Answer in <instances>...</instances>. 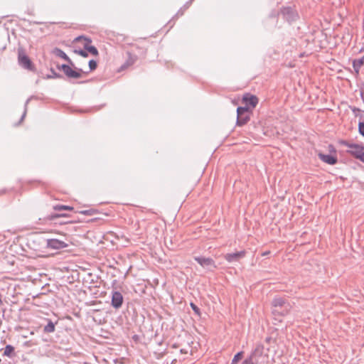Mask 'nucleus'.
<instances>
[{
    "mask_svg": "<svg viewBox=\"0 0 364 364\" xmlns=\"http://www.w3.org/2000/svg\"><path fill=\"white\" fill-rule=\"evenodd\" d=\"M272 308L274 316H285L290 313L292 305L284 297L276 296L272 301Z\"/></svg>",
    "mask_w": 364,
    "mask_h": 364,
    "instance_id": "1",
    "label": "nucleus"
},
{
    "mask_svg": "<svg viewBox=\"0 0 364 364\" xmlns=\"http://www.w3.org/2000/svg\"><path fill=\"white\" fill-rule=\"evenodd\" d=\"M90 70L88 71H83L81 68L75 67L73 70L71 66L63 64L58 66L59 70H62L64 74L69 78L78 79L82 77V74H88L90 71L95 70L97 67V63L95 60H90L88 63Z\"/></svg>",
    "mask_w": 364,
    "mask_h": 364,
    "instance_id": "2",
    "label": "nucleus"
},
{
    "mask_svg": "<svg viewBox=\"0 0 364 364\" xmlns=\"http://www.w3.org/2000/svg\"><path fill=\"white\" fill-rule=\"evenodd\" d=\"M339 144L346 146L348 149L346 152L353 156L355 159L363 161L364 160V146L361 144L350 143L346 140L339 141Z\"/></svg>",
    "mask_w": 364,
    "mask_h": 364,
    "instance_id": "3",
    "label": "nucleus"
},
{
    "mask_svg": "<svg viewBox=\"0 0 364 364\" xmlns=\"http://www.w3.org/2000/svg\"><path fill=\"white\" fill-rule=\"evenodd\" d=\"M252 114V110L247 107H238L237 108V120L236 125L242 127L245 125L250 120Z\"/></svg>",
    "mask_w": 364,
    "mask_h": 364,
    "instance_id": "4",
    "label": "nucleus"
},
{
    "mask_svg": "<svg viewBox=\"0 0 364 364\" xmlns=\"http://www.w3.org/2000/svg\"><path fill=\"white\" fill-rule=\"evenodd\" d=\"M18 65L28 70H35V65L26 55V50L23 47H18Z\"/></svg>",
    "mask_w": 364,
    "mask_h": 364,
    "instance_id": "5",
    "label": "nucleus"
},
{
    "mask_svg": "<svg viewBox=\"0 0 364 364\" xmlns=\"http://www.w3.org/2000/svg\"><path fill=\"white\" fill-rule=\"evenodd\" d=\"M69 215L66 213H54L48 215L44 220L46 221L55 222V223H58L60 225L72 223L73 221L70 220H60V218H68Z\"/></svg>",
    "mask_w": 364,
    "mask_h": 364,
    "instance_id": "6",
    "label": "nucleus"
},
{
    "mask_svg": "<svg viewBox=\"0 0 364 364\" xmlns=\"http://www.w3.org/2000/svg\"><path fill=\"white\" fill-rule=\"evenodd\" d=\"M81 40H83L85 41L83 48L85 50H87V52L90 53L92 55H93L95 56H97L99 55V52H98L97 48L95 46L91 45V43H92L91 38L83 36H80L75 39V41H80Z\"/></svg>",
    "mask_w": 364,
    "mask_h": 364,
    "instance_id": "7",
    "label": "nucleus"
},
{
    "mask_svg": "<svg viewBox=\"0 0 364 364\" xmlns=\"http://www.w3.org/2000/svg\"><path fill=\"white\" fill-rule=\"evenodd\" d=\"M280 14L288 22L294 21L297 18V14L294 9L291 6H284L281 9Z\"/></svg>",
    "mask_w": 364,
    "mask_h": 364,
    "instance_id": "8",
    "label": "nucleus"
},
{
    "mask_svg": "<svg viewBox=\"0 0 364 364\" xmlns=\"http://www.w3.org/2000/svg\"><path fill=\"white\" fill-rule=\"evenodd\" d=\"M123 303L124 297L122 293L119 291H112L111 293V306L115 309H119L122 307Z\"/></svg>",
    "mask_w": 364,
    "mask_h": 364,
    "instance_id": "9",
    "label": "nucleus"
},
{
    "mask_svg": "<svg viewBox=\"0 0 364 364\" xmlns=\"http://www.w3.org/2000/svg\"><path fill=\"white\" fill-rule=\"evenodd\" d=\"M242 102L245 104V107H250L252 110L257 105L259 99L256 95L247 92L242 96Z\"/></svg>",
    "mask_w": 364,
    "mask_h": 364,
    "instance_id": "10",
    "label": "nucleus"
},
{
    "mask_svg": "<svg viewBox=\"0 0 364 364\" xmlns=\"http://www.w3.org/2000/svg\"><path fill=\"white\" fill-rule=\"evenodd\" d=\"M194 260L196 261L200 266L206 268L216 269L217 265L215 261L210 257H205L202 256L194 257Z\"/></svg>",
    "mask_w": 364,
    "mask_h": 364,
    "instance_id": "11",
    "label": "nucleus"
},
{
    "mask_svg": "<svg viewBox=\"0 0 364 364\" xmlns=\"http://www.w3.org/2000/svg\"><path fill=\"white\" fill-rule=\"evenodd\" d=\"M246 255L245 250H241L236 252L227 253L224 255L225 259L229 263L237 262Z\"/></svg>",
    "mask_w": 364,
    "mask_h": 364,
    "instance_id": "12",
    "label": "nucleus"
},
{
    "mask_svg": "<svg viewBox=\"0 0 364 364\" xmlns=\"http://www.w3.org/2000/svg\"><path fill=\"white\" fill-rule=\"evenodd\" d=\"M46 241V247L53 250H60L68 246L64 241L58 239H48Z\"/></svg>",
    "mask_w": 364,
    "mask_h": 364,
    "instance_id": "13",
    "label": "nucleus"
},
{
    "mask_svg": "<svg viewBox=\"0 0 364 364\" xmlns=\"http://www.w3.org/2000/svg\"><path fill=\"white\" fill-rule=\"evenodd\" d=\"M264 351V346L261 343H257L254 350H252L250 356L256 362L257 364L259 362V358L262 357Z\"/></svg>",
    "mask_w": 364,
    "mask_h": 364,
    "instance_id": "14",
    "label": "nucleus"
},
{
    "mask_svg": "<svg viewBox=\"0 0 364 364\" xmlns=\"http://www.w3.org/2000/svg\"><path fill=\"white\" fill-rule=\"evenodd\" d=\"M318 157L322 161L330 165H334L338 162L337 157L331 154H319Z\"/></svg>",
    "mask_w": 364,
    "mask_h": 364,
    "instance_id": "15",
    "label": "nucleus"
},
{
    "mask_svg": "<svg viewBox=\"0 0 364 364\" xmlns=\"http://www.w3.org/2000/svg\"><path fill=\"white\" fill-rule=\"evenodd\" d=\"M53 53L58 57L63 58L68 63V65H71L75 68V65L71 59L67 55V54L60 48H55Z\"/></svg>",
    "mask_w": 364,
    "mask_h": 364,
    "instance_id": "16",
    "label": "nucleus"
},
{
    "mask_svg": "<svg viewBox=\"0 0 364 364\" xmlns=\"http://www.w3.org/2000/svg\"><path fill=\"white\" fill-rule=\"evenodd\" d=\"M127 55L128 56L126 62L121 66V69L124 70L128 68L130 65H132L137 60V56L136 55H132L130 52H127Z\"/></svg>",
    "mask_w": 364,
    "mask_h": 364,
    "instance_id": "17",
    "label": "nucleus"
},
{
    "mask_svg": "<svg viewBox=\"0 0 364 364\" xmlns=\"http://www.w3.org/2000/svg\"><path fill=\"white\" fill-rule=\"evenodd\" d=\"M364 65V55L359 59H354L353 60V68L355 75L358 76L360 73V68Z\"/></svg>",
    "mask_w": 364,
    "mask_h": 364,
    "instance_id": "18",
    "label": "nucleus"
},
{
    "mask_svg": "<svg viewBox=\"0 0 364 364\" xmlns=\"http://www.w3.org/2000/svg\"><path fill=\"white\" fill-rule=\"evenodd\" d=\"M47 324L43 327V332L45 333H53L55 330V324L56 323H53L50 319L46 318Z\"/></svg>",
    "mask_w": 364,
    "mask_h": 364,
    "instance_id": "19",
    "label": "nucleus"
},
{
    "mask_svg": "<svg viewBox=\"0 0 364 364\" xmlns=\"http://www.w3.org/2000/svg\"><path fill=\"white\" fill-rule=\"evenodd\" d=\"M3 355L12 358L16 356L15 348L11 345H6L4 349Z\"/></svg>",
    "mask_w": 364,
    "mask_h": 364,
    "instance_id": "20",
    "label": "nucleus"
},
{
    "mask_svg": "<svg viewBox=\"0 0 364 364\" xmlns=\"http://www.w3.org/2000/svg\"><path fill=\"white\" fill-rule=\"evenodd\" d=\"M53 210L57 213L65 212V210H73V207L65 205H56L53 206Z\"/></svg>",
    "mask_w": 364,
    "mask_h": 364,
    "instance_id": "21",
    "label": "nucleus"
},
{
    "mask_svg": "<svg viewBox=\"0 0 364 364\" xmlns=\"http://www.w3.org/2000/svg\"><path fill=\"white\" fill-rule=\"evenodd\" d=\"M79 213L85 215H94L99 213L97 209L90 208L88 210H83L78 211Z\"/></svg>",
    "mask_w": 364,
    "mask_h": 364,
    "instance_id": "22",
    "label": "nucleus"
},
{
    "mask_svg": "<svg viewBox=\"0 0 364 364\" xmlns=\"http://www.w3.org/2000/svg\"><path fill=\"white\" fill-rule=\"evenodd\" d=\"M243 356V352L240 351L237 353L235 355L233 359L231 361V364H237L238 361L240 360L242 358Z\"/></svg>",
    "mask_w": 364,
    "mask_h": 364,
    "instance_id": "23",
    "label": "nucleus"
},
{
    "mask_svg": "<svg viewBox=\"0 0 364 364\" xmlns=\"http://www.w3.org/2000/svg\"><path fill=\"white\" fill-rule=\"evenodd\" d=\"M32 97H29L25 102V105H24V111H23V113L20 119V121H19V123H21L25 118L26 115V112H27V109H28V102L29 101L31 100Z\"/></svg>",
    "mask_w": 364,
    "mask_h": 364,
    "instance_id": "24",
    "label": "nucleus"
},
{
    "mask_svg": "<svg viewBox=\"0 0 364 364\" xmlns=\"http://www.w3.org/2000/svg\"><path fill=\"white\" fill-rule=\"evenodd\" d=\"M190 306H191V309H193V311H194V313L198 316H200V314H201L200 309L193 302H191Z\"/></svg>",
    "mask_w": 364,
    "mask_h": 364,
    "instance_id": "25",
    "label": "nucleus"
},
{
    "mask_svg": "<svg viewBox=\"0 0 364 364\" xmlns=\"http://www.w3.org/2000/svg\"><path fill=\"white\" fill-rule=\"evenodd\" d=\"M74 53L80 55V56H82L83 58L88 57V53H87V50H85V49L84 50H82V49H79V50L75 49L74 50Z\"/></svg>",
    "mask_w": 364,
    "mask_h": 364,
    "instance_id": "26",
    "label": "nucleus"
},
{
    "mask_svg": "<svg viewBox=\"0 0 364 364\" xmlns=\"http://www.w3.org/2000/svg\"><path fill=\"white\" fill-rule=\"evenodd\" d=\"M358 132L361 136L364 137V122H359Z\"/></svg>",
    "mask_w": 364,
    "mask_h": 364,
    "instance_id": "27",
    "label": "nucleus"
},
{
    "mask_svg": "<svg viewBox=\"0 0 364 364\" xmlns=\"http://www.w3.org/2000/svg\"><path fill=\"white\" fill-rule=\"evenodd\" d=\"M50 71L53 73L52 76H49V77H53V78H60L62 77V75L59 73H57L53 69H51Z\"/></svg>",
    "mask_w": 364,
    "mask_h": 364,
    "instance_id": "28",
    "label": "nucleus"
},
{
    "mask_svg": "<svg viewBox=\"0 0 364 364\" xmlns=\"http://www.w3.org/2000/svg\"><path fill=\"white\" fill-rule=\"evenodd\" d=\"M194 0H189L188 1H187L184 5L182 7L184 10L187 9L190 6L191 4H192V2Z\"/></svg>",
    "mask_w": 364,
    "mask_h": 364,
    "instance_id": "29",
    "label": "nucleus"
},
{
    "mask_svg": "<svg viewBox=\"0 0 364 364\" xmlns=\"http://www.w3.org/2000/svg\"><path fill=\"white\" fill-rule=\"evenodd\" d=\"M184 11H185V10H184L183 8H181V9L178 11V12H177V14H176V16H182V15L183 14Z\"/></svg>",
    "mask_w": 364,
    "mask_h": 364,
    "instance_id": "30",
    "label": "nucleus"
},
{
    "mask_svg": "<svg viewBox=\"0 0 364 364\" xmlns=\"http://www.w3.org/2000/svg\"><path fill=\"white\" fill-rule=\"evenodd\" d=\"M352 111H353V112H358V111H360V109H359L358 108L353 107V108L352 109Z\"/></svg>",
    "mask_w": 364,
    "mask_h": 364,
    "instance_id": "31",
    "label": "nucleus"
},
{
    "mask_svg": "<svg viewBox=\"0 0 364 364\" xmlns=\"http://www.w3.org/2000/svg\"><path fill=\"white\" fill-rule=\"evenodd\" d=\"M180 352H181V353H184V354H186V353H188V352H187V350H184V349H181Z\"/></svg>",
    "mask_w": 364,
    "mask_h": 364,
    "instance_id": "32",
    "label": "nucleus"
},
{
    "mask_svg": "<svg viewBox=\"0 0 364 364\" xmlns=\"http://www.w3.org/2000/svg\"><path fill=\"white\" fill-rule=\"evenodd\" d=\"M360 97H361V99L363 100V102H364V94L363 92H360Z\"/></svg>",
    "mask_w": 364,
    "mask_h": 364,
    "instance_id": "33",
    "label": "nucleus"
},
{
    "mask_svg": "<svg viewBox=\"0 0 364 364\" xmlns=\"http://www.w3.org/2000/svg\"><path fill=\"white\" fill-rule=\"evenodd\" d=\"M359 52H360V53L364 52V47H363V48L360 50V51H359Z\"/></svg>",
    "mask_w": 364,
    "mask_h": 364,
    "instance_id": "34",
    "label": "nucleus"
},
{
    "mask_svg": "<svg viewBox=\"0 0 364 364\" xmlns=\"http://www.w3.org/2000/svg\"><path fill=\"white\" fill-rule=\"evenodd\" d=\"M172 347H173V348H178V346H177L176 344H173V345L172 346Z\"/></svg>",
    "mask_w": 364,
    "mask_h": 364,
    "instance_id": "35",
    "label": "nucleus"
},
{
    "mask_svg": "<svg viewBox=\"0 0 364 364\" xmlns=\"http://www.w3.org/2000/svg\"><path fill=\"white\" fill-rule=\"evenodd\" d=\"M267 254H269V252H266L263 253V255H267Z\"/></svg>",
    "mask_w": 364,
    "mask_h": 364,
    "instance_id": "36",
    "label": "nucleus"
},
{
    "mask_svg": "<svg viewBox=\"0 0 364 364\" xmlns=\"http://www.w3.org/2000/svg\"><path fill=\"white\" fill-rule=\"evenodd\" d=\"M88 82V80L83 81V82H82V83H85V82Z\"/></svg>",
    "mask_w": 364,
    "mask_h": 364,
    "instance_id": "37",
    "label": "nucleus"
},
{
    "mask_svg": "<svg viewBox=\"0 0 364 364\" xmlns=\"http://www.w3.org/2000/svg\"><path fill=\"white\" fill-rule=\"evenodd\" d=\"M363 163L364 164V159H363Z\"/></svg>",
    "mask_w": 364,
    "mask_h": 364,
    "instance_id": "38",
    "label": "nucleus"
}]
</instances>
